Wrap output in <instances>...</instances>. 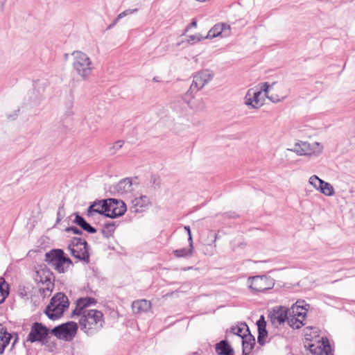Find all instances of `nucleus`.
Masks as SVG:
<instances>
[{
  "label": "nucleus",
  "mask_w": 355,
  "mask_h": 355,
  "mask_svg": "<svg viewBox=\"0 0 355 355\" xmlns=\"http://www.w3.org/2000/svg\"><path fill=\"white\" fill-rule=\"evenodd\" d=\"M96 303L97 301L94 297H80L76 300L75 309L71 313L72 318H78V325L80 330L88 336L98 333L105 324L103 313L97 309H89Z\"/></svg>",
  "instance_id": "1"
},
{
  "label": "nucleus",
  "mask_w": 355,
  "mask_h": 355,
  "mask_svg": "<svg viewBox=\"0 0 355 355\" xmlns=\"http://www.w3.org/2000/svg\"><path fill=\"white\" fill-rule=\"evenodd\" d=\"M198 92L195 89H191V87L190 86L189 90L184 94L182 96L183 101L187 103V105L191 108H196L195 104L192 103V100L194 98L195 93Z\"/></svg>",
  "instance_id": "30"
},
{
  "label": "nucleus",
  "mask_w": 355,
  "mask_h": 355,
  "mask_svg": "<svg viewBox=\"0 0 355 355\" xmlns=\"http://www.w3.org/2000/svg\"><path fill=\"white\" fill-rule=\"evenodd\" d=\"M107 199L105 200H97L94 201L87 210V216L89 217L93 216L94 214H98L105 216L109 212V208H107Z\"/></svg>",
  "instance_id": "18"
},
{
  "label": "nucleus",
  "mask_w": 355,
  "mask_h": 355,
  "mask_svg": "<svg viewBox=\"0 0 355 355\" xmlns=\"http://www.w3.org/2000/svg\"><path fill=\"white\" fill-rule=\"evenodd\" d=\"M322 181L323 180L322 179L319 178L315 175L311 176L309 180V184L318 191L320 190Z\"/></svg>",
  "instance_id": "35"
},
{
  "label": "nucleus",
  "mask_w": 355,
  "mask_h": 355,
  "mask_svg": "<svg viewBox=\"0 0 355 355\" xmlns=\"http://www.w3.org/2000/svg\"><path fill=\"white\" fill-rule=\"evenodd\" d=\"M230 331L233 334L239 336L242 339L246 336L245 333L249 332V329L245 323H241L238 326L232 327Z\"/></svg>",
  "instance_id": "29"
},
{
  "label": "nucleus",
  "mask_w": 355,
  "mask_h": 355,
  "mask_svg": "<svg viewBox=\"0 0 355 355\" xmlns=\"http://www.w3.org/2000/svg\"><path fill=\"white\" fill-rule=\"evenodd\" d=\"M321 184L322 185L319 191H320L322 194L327 196H332L334 195V189L330 183L324 182L323 180Z\"/></svg>",
  "instance_id": "32"
},
{
  "label": "nucleus",
  "mask_w": 355,
  "mask_h": 355,
  "mask_svg": "<svg viewBox=\"0 0 355 355\" xmlns=\"http://www.w3.org/2000/svg\"><path fill=\"white\" fill-rule=\"evenodd\" d=\"M58 217H60V211L58 212Z\"/></svg>",
  "instance_id": "50"
},
{
  "label": "nucleus",
  "mask_w": 355,
  "mask_h": 355,
  "mask_svg": "<svg viewBox=\"0 0 355 355\" xmlns=\"http://www.w3.org/2000/svg\"><path fill=\"white\" fill-rule=\"evenodd\" d=\"M288 309L286 306H277L273 309L270 314V320L274 324H281L284 323L288 318Z\"/></svg>",
  "instance_id": "19"
},
{
  "label": "nucleus",
  "mask_w": 355,
  "mask_h": 355,
  "mask_svg": "<svg viewBox=\"0 0 355 355\" xmlns=\"http://www.w3.org/2000/svg\"><path fill=\"white\" fill-rule=\"evenodd\" d=\"M76 217L74 219V223L79 225L83 230L85 231L94 234L96 232V228L90 225L83 217L79 216L78 214H76Z\"/></svg>",
  "instance_id": "26"
},
{
  "label": "nucleus",
  "mask_w": 355,
  "mask_h": 355,
  "mask_svg": "<svg viewBox=\"0 0 355 355\" xmlns=\"http://www.w3.org/2000/svg\"><path fill=\"white\" fill-rule=\"evenodd\" d=\"M193 245L189 243V248H183L173 250V254L177 258H189L193 255Z\"/></svg>",
  "instance_id": "28"
},
{
  "label": "nucleus",
  "mask_w": 355,
  "mask_h": 355,
  "mask_svg": "<svg viewBox=\"0 0 355 355\" xmlns=\"http://www.w3.org/2000/svg\"><path fill=\"white\" fill-rule=\"evenodd\" d=\"M49 334V329L40 322L33 324L31 331L26 338L31 343L44 341Z\"/></svg>",
  "instance_id": "13"
},
{
  "label": "nucleus",
  "mask_w": 355,
  "mask_h": 355,
  "mask_svg": "<svg viewBox=\"0 0 355 355\" xmlns=\"http://www.w3.org/2000/svg\"><path fill=\"white\" fill-rule=\"evenodd\" d=\"M248 283L249 288L256 292H264L275 285L274 279L266 275L250 277Z\"/></svg>",
  "instance_id": "7"
},
{
  "label": "nucleus",
  "mask_w": 355,
  "mask_h": 355,
  "mask_svg": "<svg viewBox=\"0 0 355 355\" xmlns=\"http://www.w3.org/2000/svg\"><path fill=\"white\" fill-rule=\"evenodd\" d=\"M241 342L243 346V354L244 355L249 354L255 344L254 338L249 334L248 336H246L241 339Z\"/></svg>",
  "instance_id": "25"
},
{
  "label": "nucleus",
  "mask_w": 355,
  "mask_h": 355,
  "mask_svg": "<svg viewBox=\"0 0 355 355\" xmlns=\"http://www.w3.org/2000/svg\"><path fill=\"white\" fill-rule=\"evenodd\" d=\"M35 280L43 286L39 288L40 293L46 296L49 295L54 288V276L53 272L46 267L42 268L36 271Z\"/></svg>",
  "instance_id": "5"
},
{
  "label": "nucleus",
  "mask_w": 355,
  "mask_h": 355,
  "mask_svg": "<svg viewBox=\"0 0 355 355\" xmlns=\"http://www.w3.org/2000/svg\"><path fill=\"white\" fill-rule=\"evenodd\" d=\"M214 76V73L209 69L201 70L194 73L191 85V89H195L197 92L200 91L212 80Z\"/></svg>",
  "instance_id": "9"
},
{
  "label": "nucleus",
  "mask_w": 355,
  "mask_h": 355,
  "mask_svg": "<svg viewBox=\"0 0 355 355\" xmlns=\"http://www.w3.org/2000/svg\"><path fill=\"white\" fill-rule=\"evenodd\" d=\"M123 145V141L121 140H119L114 142L112 147L110 148V151L112 154H115L118 150H119Z\"/></svg>",
  "instance_id": "39"
},
{
  "label": "nucleus",
  "mask_w": 355,
  "mask_h": 355,
  "mask_svg": "<svg viewBox=\"0 0 355 355\" xmlns=\"http://www.w3.org/2000/svg\"><path fill=\"white\" fill-rule=\"evenodd\" d=\"M11 338L12 335L6 331L1 324H0V354H2L4 352V350L10 342Z\"/></svg>",
  "instance_id": "24"
},
{
  "label": "nucleus",
  "mask_w": 355,
  "mask_h": 355,
  "mask_svg": "<svg viewBox=\"0 0 355 355\" xmlns=\"http://www.w3.org/2000/svg\"><path fill=\"white\" fill-rule=\"evenodd\" d=\"M8 294V284L3 278H0V304L4 302Z\"/></svg>",
  "instance_id": "31"
},
{
  "label": "nucleus",
  "mask_w": 355,
  "mask_h": 355,
  "mask_svg": "<svg viewBox=\"0 0 355 355\" xmlns=\"http://www.w3.org/2000/svg\"><path fill=\"white\" fill-rule=\"evenodd\" d=\"M150 205V198L147 196L141 195L132 200L130 210L133 213H141L147 210Z\"/></svg>",
  "instance_id": "16"
},
{
  "label": "nucleus",
  "mask_w": 355,
  "mask_h": 355,
  "mask_svg": "<svg viewBox=\"0 0 355 355\" xmlns=\"http://www.w3.org/2000/svg\"><path fill=\"white\" fill-rule=\"evenodd\" d=\"M17 342V338L15 339L13 343H12V346L15 344V343Z\"/></svg>",
  "instance_id": "47"
},
{
  "label": "nucleus",
  "mask_w": 355,
  "mask_h": 355,
  "mask_svg": "<svg viewBox=\"0 0 355 355\" xmlns=\"http://www.w3.org/2000/svg\"><path fill=\"white\" fill-rule=\"evenodd\" d=\"M196 108L193 110H204L205 108V103L202 98H200L198 100V104L195 105Z\"/></svg>",
  "instance_id": "40"
},
{
  "label": "nucleus",
  "mask_w": 355,
  "mask_h": 355,
  "mask_svg": "<svg viewBox=\"0 0 355 355\" xmlns=\"http://www.w3.org/2000/svg\"><path fill=\"white\" fill-rule=\"evenodd\" d=\"M69 305L68 297L64 293H58L51 298L45 309V313L49 319L56 320L62 315Z\"/></svg>",
  "instance_id": "4"
},
{
  "label": "nucleus",
  "mask_w": 355,
  "mask_h": 355,
  "mask_svg": "<svg viewBox=\"0 0 355 355\" xmlns=\"http://www.w3.org/2000/svg\"><path fill=\"white\" fill-rule=\"evenodd\" d=\"M116 23H115V20L114 21L113 24L110 26V27L114 26Z\"/></svg>",
  "instance_id": "46"
},
{
  "label": "nucleus",
  "mask_w": 355,
  "mask_h": 355,
  "mask_svg": "<svg viewBox=\"0 0 355 355\" xmlns=\"http://www.w3.org/2000/svg\"><path fill=\"white\" fill-rule=\"evenodd\" d=\"M214 236H215V240H216V239H217V234H214Z\"/></svg>",
  "instance_id": "49"
},
{
  "label": "nucleus",
  "mask_w": 355,
  "mask_h": 355,
  "mask_svg": "<svg viewBox=\"0 0 355 355\" xmlns=\"http://www.w3.org/2000/svg\"><path fill=\"white\" fill-rule=\"evenodd\" d=\"M244 103L249 108L259 109L264 103V98L261 91L254 88L249 89L244 97Z\"/></svg>",
  "instance_id": "11"
},
{
  "label": "nucleus",
  "mask_w": 355,
  "mask_h": 355,
  "mask_svg": "<svg viewBox=\"0 0 355 355\" xmlns=\"http://www.w3.org/2000/svg\"><path fill=\"white\" fill-rule=\"evenodd\" d=\"M78 246H87V243L85 240H83L81 238L74 237L71 240V243L68 245L67 248L71 249V248Z\"/></svg>",
  "instance_id": "34"
},
{
  "label": "nucleus",
  "mask_w": 355,
  "mask_h": 355,
  "mask_svg": "<svg viewBox=\"0 0 355 355\" xmlns=\"http://www.w3.org/2000/svg\"><path fill=\"white\" fill-rule=\"evenodd\" d=\"M258 327V338L257 341L259 345H263L265 343V338L267 337L268 332L266 331V322L264 317L261 315L259 320L257 322Z\"/></svg>",
  "instance_id": "21"
},
{
  "label": "nucleus",
  "mask_w": 355,
  "mask_h": 355,
  "mask_svg": "<svg viewBox=\"0 0 355 355\" xmlns=\"http://www.w3.org/2000/svg\"><path fill=\"white\" fill-rule=\"evenodd\" d=\"M66 232H72L73 234H78V235H80L82 234V231L80 230L78 227H69L67 228H66Z\"/></svg>",
  "instance_id": "41"
},
{
  "label": "nucleus",
  "mask_w": 355,
  "mask_h": 355,
  "mask_svg": "<svg viewBox=\"0 0 355 355\" xmlns=\"http://www.w3.org/2000/svg\"><path fill=\"white\" fill-rule=\"evenodd\" d=\"M323 149L319 142H315L312 146L306 141H299L294 144L292 148L288 150L295 153L297 155H310L313 153H320Z\"/></svg>",
  "instance_id": "8"
},
{
  "label": "nucleus",
  "mask_w": 355,
  "mask_h": 355,
  "mask_svg": "<svg viewBox=\"0 0 355 355\" xmlns=\"http://www.w3.org/2000/svg\"><path fill=\"white\" fill-rule=\"evenodd\" d=\"M231 35L230 26L225 23L215 24L208 32L205 38L212 39L216 37H227Z\"/></svg>",
  "instance_id": "15"
},
{
  "label": "nucleus",
  "mask_w": 355,
  "mask_h": 355,
  "mask_svg": "<svg viewBox=\"0 0 355 355\" xmlns=\"http://www.w3.org/2000/svg\"><path fill=\"white\" fill-rule=\"evenodd\" d=\"M294 315L288 318V324L293 329H300L304 325L303 321L306 316L305 312L293 313Z\"/></svg>",
  "instance_id": "23"
},
{
  "label": "nucleus",
  "mask_w": 355,
  "mask_h": 355,
  "mask_svg": "<svg viewBox=\"0 0 355 355\" xmlns=\"http://www.w3.org/2000/svg\"><path fill=\"white\" fill-rule=\"evenodd\" d=\"M72 57L73 70L83 80H87L94 69V64L90 58L78 51L73 52Z\"/></svg>",
  "instance_id": "2"
},
{
  "label": "nucleus",
  "mask_w": 355,
  "mask_h": 355,
  "mask_svg": "<svg viewBox=\"0 0 355 355\" xmlns=\"http://www.w3.org/2000/svg\"><path fill=\"white\" fill-rule=\"evenodd\" d=\"M196 26H197V22H196V21L193 20V21L189 24V26L187 27V28H186L185 31H188V30H189V28L190 27H196Z\"/></svg>",
  "instance_id": "43"
},
{
  "label": "nucleus",
  "mask_w": 355,
  "mask_h": 355,
  "mask_svg": "<svg viewBox=\"0 0 355 355\" xmlns=\"http://www.w3.org/2000/svg\"><path fill=\"white\" fill-rule=\"evenodd\" d=\"M68 250L70 251L73 257L79 261H82L85 263L89 262V254L88 252L87 246L71 248V249H68Z\"/></svg>",
  "instance_id": "20"
},
{
  "label": "nucleus",
  "mask_w": 355,
  "mask_h": 355,
  "mask_svg": "<svg viewBox=\"0 0 355 355\" xmlns=\"http://www.w3.org/2000/svg\"><path fill=\"white\" fill-rule=\"evenodd\" d=\"M78 328V323L72 321L67 322L54 327L51 333L58 338L69 340L75 336Z\"/></svg>",
  "instance_id": "6"
},
{
  "label": "nucleus",
  "mask_w": 355,
  "mask_h": 355,
  "mask_svg": "<svg viewBox=\"0 0 355 355\" xmlns=\"http://www.w3.org/2000/svg\"><path fill=\"white\" fill-rule=\"evenodd\" d=\"M107 208L109 212L105 214V217L114 218L123 216L127 210L125 202L115 198H107Z\"/></svg>",
  "instance_id": "12"
},
{
  "label": "nucleus",
  "mask_w": 355,
  "mask_h": 355,
  "mask_svg": "<svg viewBox=\"0 0 355 355\" xmlns=\"http://www.w3.org/2000/svg\"><path fill=\"white\" fill-rule=\"evenodd\" d=\"M152 179L153 180V184H156L157 186L159 184V179L157 177L152 176Z\"/></svg>",
  "instance_id": "45"
},
{
  "label": "nucleus",
  "mask_w": 355,
  "mask_h": 355,
  "mask_svg": "<svg viewBox=\"0 0 355 355\" xmlns=\"http://www.w3.org/2000/svg\"><path fill=\"white\" fill-rule=\"evenodd\" d=\"M133 190V183L130 178H124L117 184L110 187V191L113 194L124 195Z\"/></svg>",
  "instance_id": "17"
},
{
  "label": "nucleus",
  "mask_w": 355,
  "mask_h": 355,
  "mask_svg": "<svg viewBox=\"0 0 355 355\" xmlns=\"http://www.w3.org/2000/svg\"><path fill=\"white\" fill-rule=\"evenodd\" d=\"M137 10H138L137 8H135V9H128V10L123 11L116 18L115 23H117L119 19H121V18H123L128 15H131V14L137 12Z\"/></svg>",
  "instance_id": "36"
},
{
  "label": "nucleus",
  "mask_w": 355,
  "mask_h": 355,
  "mask_svg": "<svg viewBox=\"0 0 355 355\" xmlns=\"http://www.w3.org/2000/svg\"><path fill=\"white\" fill-rule=\"evenodd\" d=\"M216 349L219 355H234L233 349L226 340H222L218 343Z\"/></svg>",
  "instance_id": "27"
},
{
  "label": "nucleus",
  "mask_w": 355,
  "mask_h": 355,
  "mask_svg": "<svg viewBox=\"0 0 355 355\" xmlns=\"http://www.w3.org/2000/svg\"><path fill=\"white\" fill-rule=\"evenodd\" d=\"M150 308V302L146 300H137L133 302L132 304V311L136 314L147 312Z\"/></svg>",
  "instance_id": "22"
},
{
  "label": "nucleus",
  "mask_w": 355,
  "mask_h": 355,
  "mask_svg": "<svg viewBox=\"0 0 355 355\" xmlns=\"http://www.w3.org/2000/svg\"><path fill=\"white\" fill-rule=\"evenodd\" d=\"M6 1V0H0V12L3 10Z\"/></svg>",
  "instance_id": "44"
},
{
  "label": "nucleus",
  "mask_w": 355,
  "mask_h": 355,
  "mask_svg": "<svg viewBox=\"0 0 355 355\" xmlns=\"http://www.w3.org/2000/svg\"><path fill=\"white\" fill-rule=\"evenodd\" d=\"M304 303V301L300 302L297 301L295 304L292 307L293 309V313H298V310L300 309L302 310H307L306 306H309V304H305L304 306L302 304Z\"/></svg>",
  "instance_id": "38"
},
{
  "label": "nucleus",
  "mask_w": 355,
  "mask_h": 355,
  "mask_svg": "<svg viewBox=\"0 0 355 355\" xmlns=\"http://www.w3.org/2000/svg\"><path fill=\"white\" fill-rule=\"evenodd\" d=\"M203 39H205V37L202 36L200 34H197L194 35L188 36L187 42L188 43L193 44L201 41Z\"/></svg>",
  "instance_id": "37"
},
{
  "label": "nucleus",
  "mask_w": 355,
  "mask_h": 355,
  "mask_svg": "<svg viewBox=\"0 0 355 355\" xmlns=\"http://www.w3.org/2000/svg\"><path fill=\"white\" fill-rule=\"evenodd\" d=\"M184 228L187 231V233L188 234L189 243V244L193 243V238H192V234H191V229H190L189 226H184Z\"/></svg>",
  "instance_id": "42"
},
{
  "label": "nucleus",
  "mask_w": 355,
  "mask_h": 355,
  "mask_svg": "<svg viewBox=\"0 0 355 355\" xmlns=\"http://www.w3.org/2000/svg\"><path fill=\"white\" fill-rule=\"evenodd\" d=\"M115 227L116 225L114 222L106 223L104 224L103 227L101 230V233L105 237L109 238L114 233Z\"/></svg>",
  "instance_id": "33"
},
{
  "label": "nucleus",
  "mask_w": 355,
  "mask_h": 355,
  "mask_svg": "<svg viewBox=\"0 0 355 355\" xmlns=\"http://www.w3.org/2000/svg\"><path fill=\"white\" fill-rule=\"evenodd\" d=\"M60 220H61L60 218L58 217L57 222H59Z\"/></svg>",
  "instance_id": "48"
},
{
  "label": "nucleus",
  "mask_w": 355,
  "mask_h": 355,
  "mask_svg": "<svg viewBox=\"0 0 355 355\" xmlns=\"http://www.w3.org/2000/svg\"><path fill=\"white\" fill-rule=\"evenodd\" d=\"M45 261L59 273H64L69 266H73L71 260L65 256L61 249H53L46 252Z\"/></svg>",
  "instance_id": "3"
},
{
  "label": "nucleus",
  "mask_w": 355,
  "mask_h": 355,
  "mask_svg": "<svg viewBox=\"0 0 355 355\" xmlns=\"http://www.w3.org/2000/svg\"><path fill=\"white\" fill-rule=\"evenodd\" d=\"M276 83H272V85H269L266 82L263 83H262L260 90L261 92H264L266 96L273 103L280 102L284 100L288 95V89L284 85L279 86V90L280 91L279 94L277 93L270 94V88L272 87Z\"/></svg>",
  "instance_id": "10"
},
{
  "label": "nucleus",
  "mask_w": 355,
  "mask_h": 355,
  "mask_svg": "<svg viewBox=\"0 0 355 355\" xmlns=\"http://www.w3.org/2000/svg\"><path fill=\"white\" fill-rule=\"evenodd\" d=\"M310 352L313 355H333L329 340L322 338L321 341L309 345Z\"/></svg>",
  "instance_id": "14"
}]
</instances>
